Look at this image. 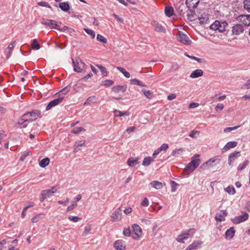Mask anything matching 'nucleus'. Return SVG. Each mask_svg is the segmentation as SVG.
Wrapping results in <instances>:
<instances>
[{
  "label": "nucleus",
  "instance_id": "c03bdc74",
  "mask_svg": "<svg viewBox=\"0 0 250 250\" xmlns=\"http://www.w3.org/2000/svg\"><path fill=\"white\" fill-rule=\"evenodd\" d=\"M114 82L110 80L106 79L105 81L102 82L101 85H104L105 87H109L113 84Z\"/></svg>",
  "mask_w": 250,
  "mask_h": 250
},
{
  "label": "nucleus",
  "instance_id": "f3484780",
  "mask_svg": "<svg viewBox=\"0 0 250 250\" xmlns=\"http://www.w3.org/2000/svg\"><path fill=\"white\" fill-rule=\"evenodd\" d=\"M200 155L199 154L194 155L192 158L190 163L193 166L197 168L200 163Z\"/></svg>",
  "mask_w": 250,
  "mask_h": 250
},
{
  "label": "nucleus",
  "instance_id": "37998d69",
  "mask_svg": "<svg viewBox=\"0 0 250 250\" xmlns=\"http://www.w3.org/2000/svg\"><path fill=\"white\" fill-rule=\"evenodd\" d=\"M117 69L119 70L120 72L123 73L125 77L128 78L130 77V73L126 71L125 68L122 67H117Z\"/></svg>",
  "mask_w": 250,
  "mask_h": 250
},
{
  "label": "nucleus",
  "instance_id": "c9c22d12",
  "mask_svg": "<svg viewBox=\"0 0 250 250\" xmlns=\"http://www.w3.org/2000/svg\"><path fill=\"white\" fill-rule=\"evenodd\" d=\"M151 186L157 189H159L162 188V183L158 181H153L150 184Z\"/></svg>",
  "mask_w": 250,
  "mask_h": 250
},
{
  "label": "nucleus",
  "instance_id": "864d4df0",
  "mask_svg": "<svg viewBox=\"0 0 250 250\" xmlns=\"http://www.w3.org/2000/svg\"><path fill=\"white\" fill-rule=\"evenodd\" d=\"M82 131H85V129L82 127H76L72 130L71 132L74 134H78Z\"/></svg>",
  "mask_w": 250,
  "mask_h": 250
},
{
  "label": "nucleus",
  "instance_id": "13d9d810",
  "mask_svg": "<svg viewBox=\"0 0 250 250\" xmlns=\"http://www.w3.org/2000/svg\"><path fill=\"white\" fill-rule=\"evenodd\" d=\"M169 148V146L167 144H163L160 147H159V150L161 152L162 151H166Z\"/></svg>",
  "mask_w": 250,
  "mask_h": 250
},
{
  "label": "nucleus",
  "instance_id": "49530a36",
  "mask_svg": "<svg viewBox=\"0 0 250 250\" xmlns=\"http://www.w3.org/2000/svg\"><path fill=\"white\" fill-rule=\"evenodd\" d=\"M226 192H227L229 194L233 195L235 193V189L233 186H228L225 189Z\"/></svg>",
  "mask_w": 250,
  "mask_h": 250
},
{
  "label": "nucleus",
  "instance_id": "79ce46f5",
  "mask_svg": "<svg viewBox=\"0 0 250 250\" xmlns=\"http://www.w3.org/2000/svg\"><path fill=\"white\" fill-rule=\"evenodd\" d=\"M33 73L34 72H32V71L29 72L26 70H24L21 72V75L24 77H28L31 78H34L35 76L33 75Z\"/></svg>",
  "mask_w": 250,
  "mask_h": 250
},
{
  "label": "nucleus",
  "instance_id": "5701e85b",
  "mask_svg": "<svg viewBox=\"0 0 250 250\" xmlns=\"http://www.w3.org/2000/svg\"><path fill=\"white\" fill-rule=\"evenodd\" d=\"M198 20L201 24H204L208 22L209 21L208 14L206 13H202L198 17Z\"/></svg>",
  "mask_w": 250,
  "mask_h": 250
},
{
  "label": "nucleus",
  "instance_id": "a878e982",
  "mask_svg": "<svg viewBox=\"0 0 250 250\" xmlns=\"http://www.w3.org/2000/svg\"><path fill=\"white\" fill-rule=\"evenodd\" d=\"M237 144L236 141H230L227 143L223 148V151H226L230 148L235 147L237 146Z\"/></svg>",
  "mask_w": 250,
  "mask_h": 250
},
{
  "label": "nucleus",
  "instance_id": "6e6d98bb",
  "mask_svg": "<svg viewBox=\"0 0 250 250\" xmlns=\"http://www.w3.org/2000/svg\"><path fill=\"white\" fill-rule=\"evenodd\" d=\"M37 4L40 6L46 7L49 8L52 10V7L47 2H46L45 1L38 2Z\"/></svg>",
  "mask_w": 250,
  "mask_h": 250
},
{
  "label": "nucleus",
  "instance_id": "a211bd4d",
  "mask_svg": "<svg viewBox=\"0 0 250 250\" xmlns=\"http://www.w3.org/2000/svg\"><path fill=\"white\" fill-rule=\"evenodd\" d=\"M240 152L235 151L229 154L228 158V164L230 166L233 161L235 160L239 156H240Z\"/></svg>",
  "mask_w": 250,
  "mask_h": 250
},
{
  "label": "nucleus",
  "instance_id": "338daca9",
  "mask_svg": "<svg viewBox=\"0 0 250 250\" xmlns=\"http://www.w3.org/2000/svg\"><path fill=\"white\" fill-rule=\"evenodd\" d=\"M199 134V131H196V130H192L189 134V136L191 137V138H196V134Z\"/></svg>",
  "mask_w": 250,
  "mask_h": 250
},
{
  "label": "nucleus",
  "instance_id": "e433bc0d",
  "mask_svg": "<svg viewBox=\"0 0 250 250\" xmlns=\"http://www.w3.org/2000/svg\"><path fill=\"white\" fill-rule=\"evenodd\" d=\"M154 161V159L150 156L146 157L144 158L142 165L144 166H148L151 162Z\"/></svg>",
  "mask_w": 250,
  "mask_h": 250
},
{
  "label": "nucleus",
  "instance_id": "680f3d73",
  "mask_svg": "<svg viewBox=\"0 0 250 250\" xmlns=\"http://www.w3.org/2000/svg\"><path fill=\"white\" fill-rule=\"evenodd\" d=\"M68 219L73 222H77L81 220V218L78 216H69Z\"/></svg>",
  "mask_w": 250,
  "mask_h": 250
},
{
  "label": "nucleus",
  "instance_id": "aec40b11",
  "mask_svg": "<svg viewBox=\"0 0 250 250\" xmlns=\"http://www.w3.org/2000/svg\"><path fill=\"white\" fill-rule=\"evenodd\" d=\"M86 79H80L76 83L73 85L74 90L77 92H79L81 89H83V86L85 85L86 84L83 83V80H84L86 82Z\"/></svg>",
  "mask_w": 250,
  "mask_h": 250
},
{
  "label": "nucleus",
  "instance_id": "0eeeda50",
  "mask_svg": "<svg viewBox=\"0 0 250 250\" xmlns=\"http://www.w3.org/2000/svg\"><path fill=\"white\" fill-rule=\"evenodd\" d=\"M133 231L134 232L133 237L134 239L138 240L142 235V229L141 227L136 224H133L132 225Z\"/></svg>",
  "mask_w": 250,
  "mask_h": 250
},
{
  "label": "nucleus",
  "instance_id": "774afa93",
  "mask_svg": "<svg viewBox=\"0 0 250 250\" xmlns=\"http://www.w3.org/2000/svg\"><path fill=\"white\" fill-rule=\"evenodd\" d=\"M199 105V104L197 103L192 102L190 103L188 105V107L189 108H194L198 107Z\"/></svg>",
  "mask_w": 250,
  "mask_h": 250
},
{
  "label": "nucleus",
  "instance_id": "4d7b16f0",
  "mask_svg": "<svg viewBox=\"0 0 250 250\" xmlns=\"http://www.w3.org/2000/svg\"><path fill=\"white\" fill-rule=\"evenodd\" d=\"M27 122L26 118L25 117H23V115L19 119L17 124L19 125H21L25 122Z\"/></svg>",
  "mask_w": 250,
  "mask_h": 250
},
{
  "label": "nucleus",
  "instance_id": "9d476101",
  "mask_svg": "<svg viewBox=\"0 0 250 250\" xmlns=\"http://www.w3.org/2000/svg\"><path fill=\"white\" fill-rule=\"evenodd\" d=\"M244 31L243 25L241 24H234L232 27V34L235 35H239Z\"/></svg>",
  "mask_w": 250,
  "mask_h": 250
},
{
  "label": "nucleus",
  "instance_id": "6e6552de",
  "mask_svg": "<svg viewBox=\"0 0 250 250\" xmlns=\"http://www.w3.org/2000/svg\"><path fill=\"white\" fill-rule=\"evenodd\" d=\"M64 99V97H60L58 98L54 99L50 101L46 107V110L48 111L51 109L53 107H54L60 104H61Z\"/></svg>",
  "mask_w": 250,
  "mask_h": 250
},
{
  "label": "nucleus",
  "instance_id": "20e7f679",
  "mask_svg": "<svg viewBox=\"0 0 250 250\" xmlns=\"http://www.w3.org/2000/svg\"><path fill=\"white\" fill-rule=\"evenodd\" d=\"M194 229H189L185 233L179 234L176 238V241L179 243H184V240H187L189 237H191L194 233Z\"/></svg>",
  "mask_w": 250,
  "mask_h": 250
},
{
  "label": "nucleus",
  "instance_id": "052dcab7",
  "mask_svg": "<svg viewBox=\"0 0 250 250\" xmlns=\"http://www.w3.org/2000/svg\"><path fill=\"white\" fill-rule=\"evenodd\" d=\"M42 218V214H38L37 215H36L34 216L32 219L31 222L33 223H37Z\"/></svg>",
  "mask_w": 250,
  "mask_h": 250
},
{
  "label": "nucleus",
  "instance_id": "e2e57ef3",
  "mask_svg": "<svg viewBox=\"0 0 250 250\" xmlns=\"http://www.w3.org/2000/svg\"><path fill=\"white\" fill-rule=\"evenodd\" d=\"M85 140H78L75 142V146H82L85 145Z\"/></svg>",
  "mask_w": 250,
  "mask_h": 250
},
{
  "label": "nucleus",
  "instance_id": "7c9ffc66",
  "mask_svg": "<svg viewBox=\"0 0 250 250\" xmlns=\"http://www.w3.org/2000/svg\"><path fill=\"white\" fill-rule=\"evenodd\" d=\"M165 13L168 17H171L174 14V9L171 6H166L165 9Z\"/></svg>",
  "mask_w": 250,
  "mask_h": 250
},
{
  "label": "nucleus",
  "instance_id": "473e14b6",
  "mask_svg": "<svg viewBox=\"0 0 250 250\" xmlns=\"http://www.w3.org/2000/svg\"><path fill=\"white\" fill-rule=\"evenodd\" d=\"M50 162V159L48 157L44 158L39 162V166L42 168L47 167Z\"/></svg>",
  "mask_w": 250,
  "mask_h": 250
},
{
  "label": "nucleus",
  "instance_id": "603ef678",
  "mask_svg": "<svg viewBox=\"0 0 250 250\" xmlns=\"http://www.w3.org/2000/svg\"><path fill=\"white\" fill-rule=\"evenodd\" d=\"M155 30L158 32H165V28L161 24L158 23L155 26Z\"/></svg>",
  "mask_w": 250,
  "mask_h": 250
},
{
  "label": "nucleus",
  "instance_id": "de8ad7c7",
  "mask_svg": "<svg viewBox=\"0 0 250 250\" xmlns=\"http://www.w3.org/2000/svg\"><path fill=\"white\" fill-rule=\"evenodd\" d=\"M83 30L87 34L91 36V38L94 39L95 37V32L93 30L86 28H84Z\"/></svg>",
  "mask_w": 250,
  "mask_h": 250
},
{
  "label": "nucleus",
  "instance_id": "a18cd8bd",
  "mask_svg": "<svg viewBox=\"0 0 250 250\" xmlns=\"http://www.w3.org/2000/svg\"><path fill=\"white\" fill-rule=\"evenodd\" d=\"M96 39L98 42H101L104 44L107 43V39L104 37L100 34H98L97 35Z\"/></svg>",
  "mask_w": 250,
  "mask_h": 250
},
{
  "label": "nucleus",
  "instance_id": "bf43d9fd",
  "mask_svg": "<svg viewBox=\"0 0 250 250\" xmlns=\"http://www.w3.org/2000/svg\"><path fill=\"white\" fill-rule=\"evenodd\" d=\"M123 234L124 236L126 237H129L131 235V231L130 228H125L123 230Z\"/></svg>",
  "mask_w": 250,
  "mask_h": 250
},
{
  "label": "nucleus",
  "instance_id": "8fccbe9b",
  "mask_svg": "<svg viewBox=\"0 0 250 250\" xmlns=\"http://www.w3.org/2000/svg\"><path fill=\"white\" fill-rule=\"evenodd\" d=\"M130 83L132 84H136L144 87L146 86V84H143L142 82L138 80V79H131L130 81Z\"/></svg>",
  "mask_w": 250,
  "mask_h": 250
},
{
  "label": "nucleus",
  "instance_id": "c85d7f7f",
  "mask_svg": "<svg viewBox=\"0 0 250 250\" xmlns=\"http://www.w3.org/2000/svg\"><path fill=\"white\" fill-rule=\"evenodd\" d=\"M196 168H197L193 167V166L189 163L186 166V167L184 169L183 172L185 173H187V175H188L189 173L193 172Z\"/></svg>",
  "mask_w": 250,
  "mask_h": 250
},
{
  "label": "nucleus",
  "instance_id": "393cba45",
  "mask_svg": "<svg viewBox=\"0 0 250 250\" xmlns=\"http://www.w3.org/2000/svg\"><path fill=\"white\" fill-rule=\"evenodd\" d=\"M195 8H191L188 9L189 12L187 13V16L188 20L192 21L195 20L196 13L195 12Z\"/></svg>",
  "mask_w": 250,
  "mask_h": 250
},
{
  "label": "nucleus",
  "instance_id": "2f4dec72",
  "mask_svg": "<svg viewBox=\"0 0 250 250\" xmlns=\"http://www.w3.org/2000/svg\"><path fill=\"white\" fill-rule=\"evenodd\" d=\"M97 101V98L95 96H92L88 97L86 101L84 103V105L96 103Z\"/></svg>",
  "mask_w": 250,
  "mask_h": 250
},
{
  "label": "nucleus",
  "instance_id": "3c124183",
  "mask_svg": "<svg viewBox=\"0 0 250 250\" xmlns=\"http://www.w3.org/2000/svg\"><path fill=\"white\" fill-rule=\"evenodd\" d=\"M170 184L171 185V192H175L176 190V187L179 186V184L177 183L176 182L174 181H170Z\"/></svg>",
  "mask_w": 250,
  "mask_h": 250
},
{
  "label": "nucleus",
  "instance_id": "bb28decb",
  "mask_svg": "<svg viewBox=\"0 0 250 250\" xmlns=\"http://www.w3.org/2000/svg\"><path fill=\"white\" fill-rule=\"evenodd\" d=\"M59 7L64 12H67L70 9V6L68 2H61L59 4Z\"/></svg>",
  "mask_w": 250,
  "mask_h": 250
},
{
  "label": "nucleus",
  "instance_id": "a19ab883",
  "mask_svg": "<svg viewBox=\"0 0 250 250\" xmlns=\"http://www.w3.org/2000/svg\"><path fill=\"white\" fill-rule=\"evenodd\" d=\"M114 114L115 117H122L125 115H129V113L127 111L122 112L117 110L114 111Z\"/></svg>",
  "mask_w": 250,
  "mask_h": 250
},
{
  "label": "nucleus",
  "instance_id": "f257e3e1",
  "mask_svg": "<svg viewBox=\"0 0 250 250\" xmlns=\"http://www.w3.org/2000/svg\"><path fill=\"white\" fill-rule=\"evenodd\" d=\"M228 25V22L226 21H220L218 20H216L210 25L209 28L211 30L214 31L218 30L219 32L223 33L226 31V28Z\"/></svg>",
  "mask_w": 250,
  "mask_h": 250
},
{
  "label": "nucleus",
  "instance_id": "f704fd0d",
  "mask_svg": "<svg viewBox=\"0 0 250 250\" xmlns=\"http://www.w3.org/2000/svg\"><path fill=\"white\" fill-rule=\"evenodd\" d=\"M96 66L100 70L103 77L107 76L108 72L106 68L104 66L98 64H96Z\"/></svg>",
  "mask_w": 250,
  "mask_h": 250
},
{
  "label": "nucleus",
  "instance_id": "2eb2a0df",
  "mask_svg": "<svg viewBox=\"0 0 250 250\" xmlns=\"http://www.w3.org/2000/svg\"><path fill=\"white\" fill-rule=\"evenodd\" d=\"M123 240H118L114 243V247L117 250H124L126 249V245Z\"/></svg>",
  "mask_w": 250,
  "mask_h": 250
},
{
  "label": "nucleus",
  "instance_id": "6ab92c4d",
  "mask_svg": "<svg viewBox=\"0 0 250 250\" xmlns=\"http://www.w3.org/2000/svg\"><path fill=\"white\" fill-rule=\"evenodd\" d=\"M126 90V85H116L113 86L112 88V91L114 92L115 93H123L125 92Z\"/></svg>",
  "mask_w": 250,
  "mask_h": 250
},
{
  "label": "nucleus",
  "instance_id": "58836bf2",
  "mask_svg": "<svg viewBox=\"0 0 250 250\" xmlns=\"http://www.w3.org/2000/svg\"><path fill=\"white\" fill-rule=\"evenodd\" d=\"M31 47L33 49L39 50L41 48V45L38 42L37 39H34L31 43Z\"/></svg>",
  "mask_w": 250,
  "mask_h": 250
},
{
  "label": "nucleus",
  "instance_id": "09e8293b",
  "mask_svg": "<svg viewBox=\"0 0 250 250\" xmlns=\"http://www.w3.org/2000/svg\"><path fill=\"white\" fill-rule=\"evenodd\" d=\"M249 164V161L248 160H245L243 164L240 165L238 167V170H243Z\"/></svg>",
  "mask_w": 250,
  "mask_h": 250
},
{
  "label": "nucleus",
  "instance_id": "f03ea898",
  "mask_svg": "<svg viewBox=\"0 0 250 250\" xmlns=\"http://www.w3.org/2000/svg\"><path fill=\"white\" fill-rule=\"evenodd\" d=\"M42 117L41 111L37 109L32 110L23 114V117H25L27 121H34L38 118H41Z\"/></svg>",
  "mask_w": 250,
  "mask_h": 250
},
{
  "label": "nucleus",
  "instance_id": "9b49d317",
  "mask_svg": "<svg viewBox=\"0 0 250 250\" xmlns=\"http://www.w3.org/2000/svg\"><path fill=\"white\" fill-rule=\"evenodd\" d=\"M122 210L120 208H117L111 215L112 222L119 221L122 219Z\"/></svg>",
  "mask_w": 250,
  "mask_h": 250
},
{
  "label": "nucleus",
  "instance_id": "ddd939ff",
  "mask_svg": "<svg viewBox=\"0 0 250 250\" xmlns=\"http://www.w3.org/2000/svg\"><path fill=\"white\" fill-rule=\"evenodd\" d=\"M237 20L243 22L246 26H250V15H240Z\"/></svg>",
  "mask_w": 250,
  "mask_h": 250
},
{
  "label": "nucleus",
  "instance_id": "4c0bfd02",
  "mask_svg": "<svg viewBox=\"0 0 250 250\" xmlns=\"http://www.w3.org/2000/svg\"><path fill=\"white\" fill-rule=\"evenodd\" d=\"M142 92H143L144 95L149 99H152L154 95L153 93L150 90H146L145 89H142Z\"/></svg>",
  "mask_w": 250,
  "mask_h": 250
},
{
  "label": "nucleus",
  "instance_id": "5fc2aeb1",
  "mask_svg": "<svg viewBox=\"0 0 250 250\" xmlns=\"http://www.w3.org/2000/svg\"><path fill=\"white\" fill-rule=\"evenodd\" d=\"M244 7L246 10L250 12V0H244Z\"/></svg>",
  "mask_w": 250,
  "mask_h": 250
},
{
  "label": "nucleus",
  "instance_id": "7ed1b4c3",
  "mask_svg": "<svg viewBox=\"0 0 250 250\" xmlns=\"http://www.w3.org/2000/svg\"><path fill=\"white\" fill-rule=\"evenodd\" d=\"M72 61L74 70L77 72H82L85 65L84 62L79 57H77L75 60L72 59Z\"/></svg>",
  "mask_w": 250,
  "mask_h": 250
},
{
  "label": "nucleus",
  "instance_id": "4be33fe9",
  "mask_svg": "<svg viewBox=\"0 0 250 250\" xmlns=\"http://www.w3.org/2000/svg\"><path fill=\"white\" fill-rule=\"evenodd\" d=\"M235 230L234 227H231L228 229L225 232V238L229 239H232L235 234Z\"/></svg>",
  "mask_w": 250,
  "mask_h": 250
},
{
  "label": "nucleus",
  "instance_id": "69168bd1",
  "mask_svg": "<svg viewBox=\"0 0 250 250\" xmlns=\"http://www.w3.org/2000/svg\"><path fill=\"white\" fill-rule=\"evenodd\" d=\"M149 205V201L146 197L144 198L141 203V205L144 207H147Z\"/></svg>",
  "mask_w": 250,
  "mask_h": 250
},
{
  "label": "nucleus",
  "instance_id": "ea45409f",
  "mask_svg": "<svg viewBox=\"0 0 250 250\" xmlns=\"http://www.w3.org/2000/svg\"><path fill=\"white\" fill-rule=\"evenodd\" d=\"M71 87V84H69L59 92V95H66L70 91Z\"/></svg>",
  "mask_w": 250,
  "mask_h": 250
},
{
  "label": "nucleus",
  "instance_id": "b1692460",
  "mask_svg": "<svg viewBox=\"0 0 250 250\" xmlns=\"http://www.w3.org/2000/svg\"><path fill=\"white\" fill-rule=\"evenodd\" d=\"M53 194L49 189H45L42 190V193L41 195V197L40 199V201L41 202H43L44 200V199L51 196Z\"/></svg>",
  "mask_w": 250,
  "mask_h": 250
},
{
  "label": "nucleus",
  "instance_id": "f8f14e48",
  "mask_svg": "<svg viewBox=\"0 0 250 250\" xmlns=\"http://www.w3.org/2000/svg\"><path fill=\"white\" fill-rule=\"evenodd\" d=\"M175 8L177 12L179 15L183 17L185 15V11L186 9L187 6H185L183 2H179L175 5Z\"/></svg>",
  "mask_w": 250,
  "mask_h": 250
},
{
  "label": "nucleus",
  "instance_id": "423d86ee",
  "mask_svg": "<svg viewBox=\"0 0 250 250\" xmlns=\"http://www.w3.org/2000/svg\"><path fill=\"white\" fill-rule=\"evenodd\" d=\"M177 39L179 42L186 45H189L192 42L188 35L182 31H179V35L177 36Z\"/></svg>",
  "mask_w": 250,
  "mask_h": 250
},
{
  "label": "nucleus",
  "instance_id": "1a4fd4ad",
  "mask_svg": "<svg viewBox=\"0 0 250 250\" xmlns=\"http://www.w3.org/2000/svg\"><path fill=\"white\" fill-rule=\"evenodd\" d=\"M249 218V214L244 212L241 215L236 216L234 218L231 219V220L233 224H238L247 220Z\"/></svg>",
  "mask_w": 250,
  "mask_h": 250
},
{
  "label": "nucleus",
  "instance_id": "dca6fc26",
  "mask_svg": "<svg viewBox=\"0 0 250 250\" xmlns=\"http://www.w3.org/2000/svg\"><path fill=\"white\" fill-rule=\"evenodd\" d=\"M199 2H200V1L197 0H186L185 3H186L187 7L188 9H190L191 8H197Z\"/></svg>",
  "mask_w": 250,
  "mask_h": 250
},
{
  "label": "nucleus",
  "instance_id": "cd10ccee",
  "mask_svg": "<svg viewBox=\"0 0 250 250\" xmlns=\"http://www.w3.org/2000/svg\"><path fill=\"white\" fill-rule=\"evenodd\" d=\"M203 73L201 69H196L193 71L190 75V77L191 78H196L202 76Z\"/></svg>",
  "mask_w": 250,
  "mask_h": 250
},
{
  "label": "nucleus",
  "instance_id": "412c9836",
  "mask_svg": "<svg viewBox=\"0 0 250 250\" xmlns=\"http://www.w3.org/2000/svg\"><path fill=\"white\" fill-rule=\"evenodd\" d=\"M203 242L201 241H195L189 245L185 250H195L200 247Z\"/></svg>",
  "mask_w": 250,
  "mask_h": 250
},
{
  "label": "nucleus",
  "instance_id": "39448f33",
  "mask_svg": "<svg viewBox=\"0 0 250 250\" xmlns=\"http://www.w3.org/2000/svg\"><path fill=\"white\" fill-rule=\"evenodd\" d=\"M41 23L51 28L56 29L57 30L58 27L62 24L61 22H57L54 20L49 19H43L41 21Z\"/></svg>",
  "mask_w": 250,
  "mask_h": 250
},
{
  "label": "nucleus",
  "instance_id": "4468645a",
  "mask_svg": "<svg viewBox=\"0 0 250 250\" xmlns=\"http://www.w3.org/2000/svg\"><path fill=\"white\" fill-rule=\"evenodd\" d=\"M227 215L228 212L226 210H221L220 212L216 213L215 216V219L219 222L225 221V217L227 216Z\"/></svg>",
  "mask_w": 250,
  "mask_h": 250
},
{
  "label": "nucleus",
  "instance_id": "0e129e2a",
  "mask_svg": "<svg viewBox=\"0 0 250 250\" xmlns=\"http://www.w3.org/2000/svg\"><path fill=\"white\" fill-rule=\"evenodd\" d=\"M239 127V126H235L234 127H226L224 129V131L225 132H230L233 130L237 129Z\"/></svg>",
  "mask_w": 250,
  "mask_h": 250
},
{
  "label": "nucleus",
  "instance_id": "72a5a7b5",
  "mask_svg": "<svg viewBox=\"0 0 250 250\" xmlns=\"http://www.w3.org/2000/svg\"><path fill=\"white\" fill-rule=\"evenodd\" d=\"M184 151V150L182 148L174 149L171 153V155L175 157H178L182 155Z\"/></svg>",
  "mask_w": 250,
  "mask_h": 250
},
{
  "label": "nucleus",
  "instance_id": "c756f323",
  "mask_svg": "<svg viewBox=\"0 0 250 250\" xmlns=\"http://www.w3.org/2000/svg\"><path fill=\"white\" fill-rule=\"evenodd\" d=\"M138 163V159L133 157L129 158L127 161V164L129 167H134Z\"/></svg>",
  "mask_w": 250,
  "mask_h": 250
}]
</instances>
